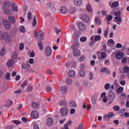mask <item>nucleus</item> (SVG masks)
Instances as JSON below:
<instances>
[{"label": "nucleus", "instance_id": "1", "mask_svg": "<svg viewBox=\"0 0 129 129\" xmlns=\"http://www.w3.org/2000/svg\"><path fill=\"white\" fill-rule=\"evenodd\" d=\"M122 15V13H121V12L118 11V12H115V16H116L115 17L116 21L115 22L117 25H120V24L122 23V20L121 19Z\"/></svg>", "mask_w": 129, "mask_h": 129}, {"label": "nucleus", "instance_id": "2", "mask_svg": "<svg viewBox=\"0 0 129 129\" xmlns=\"http://www.w3.org/2000/svg\"><path fill=\"white\" fill-rule=\"evenodd\" d=\"M1 40H6L8 42H11L12 41V37L9 32H5L2 35V36L0 37Z\"/></svg>", "mask_w": 129, "mask_h": 129}, {"label": "nucleus", "instance_id": "3", "mask_svg": "<svg viewBox=\"0 0 129 129\" xmlns=\"http://www.w3.org/2000/svg\"><path fill=\"white\" fill-rule=\"evenodd\" d=\"M3 24L4 28H5L6 30H10V29H11V23L8 20L4 19L3 20Z\"/></svg>", "mask_w": 129, "mask_h": 129}, {"label": "nucleus", "instance_id": "4", "mask_svg": "<svg viewBox=\"0 0 129 129\" xmlns=\"http://www.w3.org/2000/svg\"><path fill=\"white\" fill-rule=\"evenodd\" d=\"M114 98H115L114 93L112 92H109L108 96V100H109V103H113V101H114Z\"/></svg>", "mask_w": 129, "mask_h": 129}, {"label": "nucleus", "instance_id": "5", "mask_svg": "<svg viewBox=\"0 0 129 129\" xmlns=\"http://www.w3.org/2000/svg\"><path fill=\"white\" fill-rule=\"evenodd\" d=\"M68 114V108L64 107L60 110V114L62 116H65Z\"/></svg>", "mask_w": 129, "mask_h": 129}, {"label": "nucleus", "instance_id": "6", "mask_svg": "<svg viewBox=\"0 0 129 129\" xmlns=\"http://www.w3.org/2000/svg\"><path fill=\"white\" fill-rule=\"evenodd\" d=\"M45 54L46 56H47V57L51 56V55L52 54V49H51V47H46L45 49Z\"/></svg>", "mask_w": 129, "mask_h": 129}, {"label": "nucleus", "instance_id": "7", "mask_svg": "<svg viewBox=\"0 0 129 129\" xmlns=\"http://www.w3.org/2000/svg\"><path fill=\"white\" fill-rule=\"evenodd\" d=\"M78 27L80 31H85L86 30V26L83 22H80L78 24Z\"/></svg>", "mask_w": 129, "mask_h": 129}, {"label": "nucleus", "instance_id": "8", "mask_svg": "<svg viewBox=\"0 0 129 129\" xmlns=\"http://www.w3.org/2000/svg\"><path fill=\"white\" fill-rule=\"evenodd\" d=\"M82 21L85 23H88L90 21V18L89 17L86 15H82L81 17Z\"/></svg>", "mask_w": 129, "mask_h": 129}, {"label": "nucleus", "instance_id": "9", "mask_svg": "<svg viewBox=\"0 0 129 129\" xmlns=\"http://www.w3.org/2000/svg\"><path fill=\"white\" fill-rule=\"evenodd\" d=\"M59 90L60 92H61V93H62L63 94H65V93L67 92L68 89H67V87H66V86L61 85L60 86Z\"/></svg>", "mask_w": 129, "mask_h": 129}, {"label": "nucleus", "instance_id": "10", "mask_svg": "<svg viewBox=\"0 0 129 129\" xmlns=\"http://www.w3.org/2000/svg\"><path fill=\"white\" fill-rule=\"evenodd\" d=\"M15 64H16V62L13 59H10L7 62V65L9 67H13V66H15Z\"/></svg>", "mask_w": 129, "mask_h": 129}, {"label": "nucleus", "instance_id": "11", "mask_svg": "<svg viewBox=\"0 0 129 129\" xmlns=\"http://www.w3.org/2000/svg\"><path fill=\"white\" fill-rule=\"evenodd\" d=\"M60 12L63 15H66V13H68V9L65 6H62L60 8Z\"/></svg>", "mask_w": 129, "mask_h": 129}, {"label": "nucleus", "instance_id": "12", "mask_svg": "<svg viewBox=\"0 0 129 129\" xmlns=\"http://www.w3.org/2000/svg\"><path fill=\"white\" fill-rule=\"evenodd\" d=\"M31 116L34 119L38 118V117H39V114H38V112L36 111H32L31 112Z\"/></svg>", "mask_w": 129, "mask_h": 129}, {"label": "nucleus", "instance_id": "13", "mask_svg": "<svg viewBox=\"0 0 129 129\" xmlns=\"http://www.w3.org/2000/svg\"><path fill=\"white\" fill-rule=\"evenodd\" d=\"M78 46H79V42L78 41H76L75 42H74V45L72 46L71 49L72 50H75L78 48Z\"/></svg>", "mask_w": 129, "mask_h": 129}, {"label": "nucleus", "instance_id": "14", "mask_svg": "<svg viewBox=\"0 0 129 129\" xmlns=\"http://www.w3.org/2000/svg\"><path fill=\"white\" fill-rule=\"evenodd\" d=\"M4 13H5V14H6L7 15H13V14L14 13L13 10L9 8L5 9Z\"/></svg>", "mask_w": 129, "mask_h": 129}, {"label": "nucleus", "instance_id": "15", "mask_svg": "<svg viewBox=\"0 0 129 129\" xmlns=\"http://www.w3.org/2000/svg\"><path fill=\"white\" fill-rule=\"evenodd\" d=\"M53 119L51 118H48L46 121V123L48 126H51L53 124Z\"/></svg>", "mask_w": 129, "mask_h": 129}, {"label": "nucleus", "instance_id": "16", "mask_svg": "<svg viewBox=\"0 0 129 129\" xmlns=\"http://www.w3.org/2000/svg\"><path fill=\"white\" fill-rule=\"evenodd\" d=\"M8 19L12 24H15L16 23V18L15 17L9 16H8Z\"/></svg>", "mask_w": 129, "mask_h": 129}, {"label": "nucleus", "instance_id": "17", "mask_svg": "<svg viewBox=\"0 0 129 129\" xmlns=\"http://www.w3.org/2000/svg\"><path fill=\"white\" fill-rule=\"evenodd\" d=\"M69 105L71 106V107H76V106H77L76 102L73 100H71L69 101Z\"/></svg>", "mask_w": 129, "mask_h": 129}, {"label": "nucleus", "instance_id": "18", "mask_svg": "<svg viewBox=\"0 0 129 129\" xmlns=\"http://www.w3.org/2000/svg\"><path fill=\"white\" fill-rule=\"evenodd\" d=\"M37 37H38L39 40L42 41L44 40V37H45V33H44V32H40Z\"/></svg>", "mask_w": 129, "mask_h": 129}, {"label": "nucleus", "instance_id": "19", "mask_svg": "<svg viewBox=\"0 0 129 129\" xmlns=\"http://www.w3.org/2000/svg\"><path fill=\"white\" fill-rule=\"evenodd\" d=\"M74 4L77 7L82 5V0H74Z\"/></svg>", "mask_w": 129, "mask_h": 129}, {"label": "nucleus", "instance_id": "20", "mask_svg": "<svg viewBox=\"0 0 129 129\" xmlns=\"http://www.w3.org/2000/svg\"><path fill=\"white\" fill-rule=\"evenodd\" d=\"M123 57V53L122 52H118L116 54L117 59H121Z\"/></svg>", "mask_w": 129, "mask_h": 129}, {"label": "nucleus", "instance_id": "21", "mask_svg": "<svg viewBox=\"0 0 129 129\" xmlns=\"http://www.w3.org/2000/svg\"><path fill=\"white\" fill-rule=\"evenodd\" d=\"M32 106L33 108H34L35 109L39 108V103H38V102H33L32 103Z\"/></svg>", "mask_w": 129, "mask_h": 129}, {"label": "nucleus", "instance_id": "22", "mask_svg": "<svg viewBox=\"0 0 129 129\" xmlns=\"http://www.w3.org/2000/svg\"><path fill=\"white\" fill-rule=\"evenodd\" d=\"M73 54L74 56H76V57H78L80 55L81 52L79 50H75L74 51Z\"/></svg>", "mask_w": 129, "mask_h": 129}, {"label": "nucleus", "instance_id": "23", "mask_svg": "<svg viewBox=\"0 0 129 129\" xmlns=\"http://www.w3.org/2000/svg\"><path fill=\"white\" fill-rule=\"evenodd\" d=\"M22 67L23 69H27V70H29L30 69V65H29V63L27 62V63H22Z\"/></svg>", "mask_w": 129, "mask_h": 129}, {"label": "nucleus", "instance_id": "24", "mask_svg": "<svg viewBox=\"0 0 129 129\" xmlns=\"http://www.w3.org/2000/svg\"><path fill=\"white\" fill-rule=\"evenodd\" d=\"M4 6L7 7V8H11V3L9 1H5L3 3Z\"/></svg>", "mask_w": 129, "mask_h": 129}, {"label": "nucleus", "instance_id": "25", "mask_svg": "<svg viewBox=\"0 0 129 129\" xmlns=\"http://www.w3.org/2000/svg\"><path fill=\"white\" fill-rule=\"evenodd\" d=\"M12 9L14 12H18V7L16 6V4L14 3L12 5Z\"/></svg>", "mask_w": 129, "mask_h": 129}, {"label": "nucleus", "instance_id": "26", "mask_svg": "<svg viewBox=\"0 0 129 129\" xmlns=\"http://www.w3.org/2000/svg\"><path fill=\"white\" fill-rule=\"evenodd\" d=\"M69 75L71 77H74V76H75V72L73 70L70 71V72L69 73Z\"/></svg>", "mask_w": 129, "mask_h": 129}, {"label": "nucleus", "instance_id": "27", "mask_svg": "<svg viewBox=\"0 0 129 129\" xmlns=\"http://www.w3.org/2000/svg\"><path fill=\"white\" fill-rule=\"evenodd\" d=\"M19 31L20 32H21V33H26V29L25 28V27H24V26H21L19 27Z\"/></svg>", "mask_w": 129, "mask_h": 129}, {"label": "nucleus", "instance_id": "28", "mask_svg": "<svg viewBox=\"0 0 129 129\" xmlns=\"http://www.w3.org/2000/svg\"><path fill=\"white\" fill-rule=\"evenodd\" d=\"M123 71L124 73H128L129 72V67L128 66H125L123 69Z\"/></svg>", "mask_w": 129, "mask_h": 129}, {"label": "nucleus", "instance_id": "29", "mask_svg": "<svg viewBox=\"0 0 129 129\" xmlns=\"http://www.w3.org/2000/svg\"><path fill=\"white\" fill-rule=\"evenodd\" d=\"M11 121L12 122H14V123H15L16 125H19V124H21L22 123V121L18 120H12Z\"/></svg>", "mask_w": 129, "mask_h": 129}, {"label": "nucleus", "instance_id": "30", "mask_svg": "<svg viewBox=\"0 0 129 129\" xmlns=\"http://www.w3.org/2000/svg\"><path fill=\"white\" fill-rule=\"evenodd\" d=\"M100 71L101 72H109V70H108V69L106 68H102L100 70Z\"/></svg>", "mask_w": 129, "mask_h": 129}, {"label": "nucleus", "instance_id": "31", "mask_svg": "<svg viewBox=\"0 0 129 129\" xmlns=\"http://www.w3.org/2000/svg\"><path fill=\"white\" fill-rule=\"evenodd\" d=\"M103 119H104V120H105L106 121H109V119H110L109 115H108V114L104 115Z\"/></svg>", "mask_w": 129, "mask_h": 129}, {"label": "nucleus", "instance_id": "32", "mask_svg": "<svg viewBox=\"0 0 129 129\" xmlns=\"http://www.w3.org/2000/svg\"><path fill=\"white\" fill-rule=\"evenodd\" d=\"M5 78L7 80H11V74L7 73L5 75Z\"/></svg>", "mask_w": 129, "mask_h": 129}, {"label": "nucleus", "instance_id": "33", "mask_svg": "<svg viewBox=\"0 0 129 129\" xmlns=\"http://www.w3.org/2000/svg\"><path fill=\"white\" fill-rule=\"evenodd\" d=\"M59 105H60V106H65L67 105V102H66V101L62 100L59 103Z\"/></svg>", "mask_w": 129, "mask_h": 129}, {"label": "nucleus", "instance_id": "34", "mask_svg": "<svg viewBox=\"0 0 129 129\" xmlns=\"http://www.w3.org/2000/svg\"><path fill=\"white\" fill-rule=\"evenodd\" d=\"M71 14H75L76 13V8L73 7L70 9Z\"/></svg>", "mask_w": 129, "mask_h": 129}, {"label": "nucleus", "instance_id": "35", "mask_svg": "<svg viewBox=\"0 0 129 129\" xmlns=\"http://www.w3.org/2000/svg\"><path fill=\"white\" fill-rule=\"evenodd\" d=\"M87 10L88 12H89L90 13L91 12H92V8H91V5L90 4H88L87 5Z\"/></svg>", "mask_w": 129, "mask_h": 129}, {"label": "nucleus", "instance_id": "36", "mask_svg": "<svg viewBox=\"0 0 129 129\" xmlns=\"http://www.w3.org/2000/svg\"><path fill=\"white\" fill-rule=\"evenodd\" d=\"M113 109L115 111H118V110H119V109H120V108L119 107V106L118 105H115L113 107Z\"/></svg>", "mask_w": 129, "mask_h": 129}, {"label": "nucleus", "instance_id": "37", "mask_svg": "<svg viewBox=\"0 0 129 129\" xmlns=\"http://www.w3.org/2000/svg\"><path fill=\"white\" fill-rule=\"evenodd\" d=\"M38 46L40 49V50H43V42L42 41H39L38 42Z\"/></svg>", "mask_w": 129, "mask_h": 129}, {"label": "nucleus", "instance_id": "38", "mask_svg": "<svg viewBox=\"0 0 129 129\" xmlns=\"http://www.w3.org/2000/svg\"><path fill=\"white\" fill-rule=\"evenodd\" d=\"M92 103L93 105L96 103V96H93L92 97Z\"/></svg>", "mask_w": 129, "mask_h": 129}, {"label": "nucleus", "instance_id": "39", "mask_svg": "<svg viewBox=\"0 0 129 129\" xmlns=\"http://www.w3.org/2000/svg\"><path fill=\"white\" fill-rule=\"evenodd\" d=\"M13 103H14V102L11 100H9L7 101V106H11V105H12Z\"/></svg>", "mask_w": 129, "mask_h": 129}, {"label": "nucleus", "instance_id": "40", "mask_svg": "<svg viewBox=\"0 0 129 129\" xmlns=\"http://www.w3.org/2000/svg\"><path fill=\"white\" fill-rule=\"evenodd\" d=\"M67 83L69 85H70L71 84H72V83H73V81L72 80V79H71L70 78H68L67 80Z\"/></svg>", "mask_w": 129, "mask_h": 129}, {"label": "nucleus", "instance_id": "41", "mask_svg": "<svg viewBox=\"0 0 129 129\" xmlns=\"http://www.w3.org/2000/svg\"><path fill=\"white\" fill-rule=\"evenodd\" d=\"M95 22L96 23L97 25H100L101 24V22L98 17H96L95 19Z\"/></svg>", "mask_w": 129, "mask_h": 129}, {"label": "nucleus", "instance_id": "42", "mask_svg": "<svg viewBox=\"0 0 129 129\" xmlns=\"http://www.w3.org/2000/svg\"><path fill=\"white\" fill-rule=\"evenodd\" d=\"M105 90H108L110 88V84L109 83H106L104 86Z\"/></svg>", "mask_w": 129, "mask_h": 129}, {"label": "nucleus", "instance_id": "43", "mask_svg": "<svg viewBox=\"0 0 129 129\" xmlns=\"http://www.w3.org/2000/svg\"><path fill=\"white\" fill-rule=\"evenodd\" d=\"M55 31L57 35H59V33H61V29L58 28L57 27L55 28Z\"/></svg>", "mask_w": 129, "mask_h": 129}, {"label": "nucleus", "instance_id": "44", "mask_svg": "<svg viewBox=\"0 0 129 129\" xmlns=\"http://www.w3.org/2000/svg\"><path fill=\"white\" fill-rule=\"evenodd\" d=\"M32 26L33 27H36L37 26V20L36 18H34L33 20Z\"/></svg>", "mask_w": 129, "mask_h": 129}, {"label": "nucleus", "instance_id": "45", "mask_svg": "<svg viewBox=\"0 0 129 129\" xmlns=\"http://www.w3.org/2000/svg\"><path fill=\"white\" fill-rule=\"evenodd\" d=\"M15 127H16V126H15V125H14V124H12V125H9L8 126H7L6 128L7 129H14V128H15Z\"/></svg>", "mask_w": 129, "mask_h": 129}, {"label": "nucleus", "instance_id": "46", "mask_svg": "<svg viewBox=\"0 0 129 129\" xmlns=\"http://www.w3.org/2000/svg\"><path fill=\"white\" fill-rule=\"evenodd\" d=\"M122 91H123V87H120L117 90V92L118 93H121Z\"/></svg>", "mask_w": 129, "mask_h": 129}, {"label": "nucleus", "instance_id": "47", "mask_svg": "<svg viewBox=\"0 0 129 129\" xmlns=\"http://www.w3.org/2000/svg\"><path fill=\"white\" fill-rule=\"evenodd\" d=\"M114 43V41H113V39H109V40L108 41V42H107V45L108 46H110V45H109V44H113Z\"/></svg>", "mask_w": 129, "mask_h": 129}, {"label": "nucleus", "instance_id": "48", "mask_svg": "<svg viewBox=\"0 0 129 129\" xmlns=\"http://www.w3.org/2000/svg\"><path fill=\"white\" fill-rule=\"evenodd\" d=\"M101 39L100 35H95V41L97 42V41H99Z\"/></svg>", "mask_w": 129, "mask_h": 129}, {"label": "nucleus", "instance_id": "49", "mask_svg": "<svg viewBox=\"0 0 129 129\" xmlns=\"http://www.w3.org/2000/svg\"><path fill=\"white\" fill-rule=\"evenodd\" d=\"M109 32V28H107L104 32V36H105V38H106V37H107V35H108V32Z\"/></svg>", "mask_w": 129, "mask_h": 129}, {"label": "nucleus", "instance_id": "50", "mask_svg": "<svg viewBox=\"0 0 129 129\" xmlns=\"http://www.w3.org/2000/svg\"><path fill=\"white\" fill-rule=\"evenodd\" d=\"M84 125L83 124V123H81L77 129H84Z\"/></svg>", "mask_w": 129, "mask_h": 129}, {"label": "nucleus", "instance_id": "51", "mask_svg": "<svg viewBox=\"0 0 129 129\" xmlns=\"http://www.w3.org/2000/svg\"><path fill=\"white\" fill-rule=\"evenodd\" d=\"M28 85V81L25 80L23 83L21 85V87H25Z\"/></svg>", "mask_w": 129, "mask_h": 129}, {"label": "nucleus", "instance_id": "52", "mask_svg": "<svg viewBox=\"0 0 129 129\" xmlns=\"http://www.w3.org/2000/svg\"><path fill=\"white\" fill-rule=\"evenodd\" d=\"M112 5L113 7H115V8H117V7H118L119 6L118 2H117L112 3Z\"/></svg>", "mask_w": 129, "mask_h": 129}, {"label": "nucleus", "instance_id": "53", "mask_svg": "<svg viewBox=\"0 0 129 129\" xmlns=\"http://www.w3.org/2000/svg\"><path fill=\"white\" fill-rule=\"evenodd\" d=\"M87 38L86 37H82L80 38L81 42H86Z\"/></svg>", "mask_w": 129, "mask_h": 129}, {"label": "nucleus", "instance_id": "54", "mask_svg": "<svg viewBox=\"0 0 129 129\" xmlns=\"http://www.w3.org/2000/svg\"><path fill=\"white\" fill-rule=\"evenodd\" d=\"M27 18L28 20H32V13L29 12L27 14Z\"/></svg>", "mask_w": 129, "mask_h": 129}, {"label": "nucleus", "instance_id": "55", "mask_svg": "<svg viewBox=\"0 0 129 129\" xmlns=\"http://www.w3.org/2000/svg\"><path fill=\"white\" fill-rule=\"evenodd\" d=\"M106 57V53L105 52H102L101 54V57L102 59H104Z\"/></svg>", "mask_w": 129, "mask_h": 129}, {"label": "nucleus", "instance_id": "56", "mask_svg": "<svg viewBox=\"0 0 129 129\" xmlns=\"http://www.w3.org/2000/svg\"><path fill=\"white\" fill-rule=\"evenodd\" d=\"M79 74H80V76L82 77H83V76H84V75H85V73L84 71H82V70L80 71Z\"/></svg>", "mask_w": 129, "mask_h": 129}, {"label": "nucleus", "instance_id": "57", "mask_svg": "<svg viewBox=\"0 0 129 129\" xmlns=\"http://www.w3.org/2000/svg\"><path fill=\"white\" fill-rule=\"evenodd\" d=\"M19 49L21 51H23L24 49V43H20L19 45Z\"/></svg>", "mask_w": 129, "mask_h": 129}, {"label": "nucleus", "instance_id": "58", "mask_svg": "<svg viewBox=\"0 0 129 129\" xmlns=\"http://www.w3.org/2000/svg\"><path fill=\"white\" fill-rule=\"evenodd\" d=\"M93 79V73L92 72H90L89 73V80H92Z\"/></svg>", "mask_w": 129, "mask_h": 129}, {"label": "nucleus", "instance_id": "59", "mask_svg": "<svg viewBox=\"0 0 129 129\" xmlns=\"http://www.w3.org/2000/svg\"><path fill=\"white\" fill-rule=\"evenodd\" d=\"M126 82L125 80H122L120 81V84L122 85V86H124L125 85Z\"/></svg>", "mask_w": 129, "mask_h": 129}, {"label": "nucleus", "instance_id": "60", "mask_svg": "<svg viewBox=\"0 0 129 129\" xmlns=\"http://www.w3.org/2000/svg\"><path fill=\"white\" fill-rule=\"evenodd\" d=\"M116 48H117L118 49H119V48H122V45L120 43H117L116 45Z\"/></svg>", "mask_w": 129, "mask_h": 129}, {"label": "nucleus", "instance_id": "61", "mask_svg": "<svg viewBox=\"0 0 129 129\" xmlns=\"http://www.w3.org/2000/svg\"><path fill=\"white\" fill-rule=\"evenodd\" d=\"M102 51H104V52H107L106 50V44H103Z\"/></svg>", "mask_w": 129, "mask_h": 129}, {"label": "nucleus", "instance_id": "62", "mask_svg": "<svg viewBox=\"0 0 129 129\" xmlns=\"http://www.w3.org/2000/svg\"><path fill=\"white\" fill-rule=\"evenodd\" d=\"M33 89L34 88H33V86L31 85L29 86L28 87V91H30V92L32 91Z\"/></svg>", "mask_w": 129, "mask_h": 129}, {"label": "nucleus", "instance_id": "63", "mask_svg": "<svg viewBox=\"0 0 129 129\" xmlns=\"http://www.w3.org/2000/svg\"><path fill=\"white\" fill-rule=\"evenodd\" d=\"M5 50L4 49H1V51H0V55L1 56H4V55H5Z\"/></svg>", "mask_w": 129, "mask_h": 129}, {"label": "nucleus", "instance_id": "64", "mask_svg": "<svg viewBox=\"0 0 129 129\" xmlns=\"http://www.w3.org/2000/svg\"><path fill=\"white\" fill-rule=\"evenodd\" d=\"M47 92H52V88L48 87L46 89Z\"/></svg>", "mask_w": 129, "mask_h": 129}]
</instances>
